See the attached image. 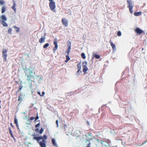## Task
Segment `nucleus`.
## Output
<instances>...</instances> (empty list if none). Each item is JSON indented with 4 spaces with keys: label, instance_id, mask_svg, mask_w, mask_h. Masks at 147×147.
Here are the masks:
<instances>
[{
    "label": "nucleus",
    "instance_id": "1",
    "mask_svg": "<svg viewBox=\"0 0 147 147\" xmlns=\"http://www.w3.org/2000/svg\"><path fill=\"white\" fill-rule=\"evenodd\" d=\"M33 73V71L31 69H29L27 70L25 74V76L27 77V80L28 81H32V79L34 78V76L32 75Z\"/></svg>",
    "mask_w": 147,
    "mask_h": 147
},
{
    "label": "nucleus",
    "instance_id": "2",
    "mask_svg": "<svg viewBox=\"0 0 147 147\" xmlns=\"http://www.w3.org/2000/svg\"><path fill=\"white\" fill-rule=\"evenodd\" d=\"M32 136H33V139L34 140H36L37 142H38L41 140H46L47 138V136L45 135L42 137V136H38L35 137V134H33L32 135Z\"/></svg>",
    "mask_w": 147,
    "mask_h": 147
},
{
    "label": "nucleus",
    "instance_id": "3",
    "mask_svg": "<svg viewBox=\"0 0 147 147\" xmlns=\"http://www.w3.org/2000/svg\"><path fill=\"white\" fill-rule=\"evenodd\" d=\"M49 6L51 11L54 12H56L55 10L56 5L55 3L54 2L50 1L49 3Z\"/></svg>",
    "mask_w": 147,
    "mask_h": 147
},
{
    "label": "nucleus",
    "instance_id": "4",
    "mask_svg": "<svg viewBox=\"0 0 147 147\" xmlns=\"http://www.w3.org/2000/svg\"><path fill=\"white\" fill-rule=\"evenodd\" d=\"M82 64L83 65V72L84 74H86L88 69V68L87 67V62L86 61H83L82 63Z\"/></svg>",
    "mask_w": 147,
    "mask_h": 147
},
{
    "label": "nucleus",
    "instance_id": "5",
    "mask_svg": "<svg viewBox=\"0 0 147 147\" xmlns=\"http://www.w3.org/2000/svg\"><path fill=\"white\" fill-rule=\"evenodd\" d=\"M127 2L128 4V7L129 8V9L130 12L131 13H132L133 11L132 9H133V3L132 1L130 0H127Z\"/></svg>",
    "mask_w": 147,
    "mask_h": 147
},
{
    "label": "nucleus",
    "instance_id": "6",
    "mask_svg": "<svg viewBox=\"0 0 147 147\" xmlns=\"http://www.w3.org/2000/svg\"><path fill=\"white\" fill-rule=\"evenodd\" d=\"M57 39H55L54 42V45H55V47L53 49V51L54 53L58 49V45H57Z\"/></svg>",
    "mask_w": 147,
    "mask_h": 147
},
{
    "label": "nucleus",
    "instance_id": "7",
    "mask_svg": "<svg viewBox=\"0 0 147 147\" xmlns=\"http://www.w3.org/2000/svg\"><path fill=\"white\" fill-rule=\"evenodd\" d=\"M135 32L138 34H139L142 33H143L144 34H145V32L144 31L138 28H137L135 30Z\"/></svg>",
    "mask_w": 147,
    "mask_h": 147
},
{
    "label": "nucleus",
    "instance_id": "8",
    "mask_svg": "<svg viewBox=\"0 0 147 147\" xmlns=\"http://www.w3.org/2000/svg\"><path fill=\"white\" fill-rule=\"evenodd\" d=\"M39 143L41 147H45L46 146V141L45 140H43L42 141L40 142V141L38 142H37Z\"/></svg>",
    "mask_w": 147,
    "mask_h": 147
},
{
    "label": "nucleus",
    "instance_id": "9",
    "mask_svg": "<svg viewBox=\"0 0 147 147\" xmlns=\"http://www.w3.org/2000/svg\"><path fill=\"white\" fill-rule=\"evenodd\" d=\"M63 24L65 26H67L68 25V20L64 18L62 19L61 20Z\"/></svg>",
    "mask_w": 147,
    "mask_h": 147
},
{
    "label": "nucleus",
    "instance_id": "10",
    "mask_svg": "<svg viewBox=\"0 0 147 147\" xmlns=\"http://www.w3.org/2000/svg\"><path fill=\"white\" fill-rule=\"evenodd\" d=\"M45 39V34H44V36H42L40 39H39V41L40 43H43Z\"/></svg>",
    "mask_w": 147,
    "mask_h": 147
},
{
    "label": "nucleus",
    "instance_id": "11",
    "mask_svg": "<svg viewBox=\"0 0 147 147\" xmlns=\"http://www.w3.org/2000/svg\"><path fill=\"white\" fill-rule=\"evenodd\" d=\"M7 49H3L2 52L3 57H7Z\"/></svg>",
    "mask_w": 147,
    "mask_h": 147
},
{
    "label": "nucleus",
    "instance_id": "12",
    "mask_svg": "<svg viewBox=\"0 0 147 147\" xmlns=\"http://www.w3.org/2000/svg\"><path fill=\"white\" fill-rule=\"evenodd\" d=\"M0 19L2 21H6L7 20L6 17L4 15H2L0 17Z\"/></svg>",
    "mask_w": 147,
    "mask_h": 147
},
{
    "label": "nucleus",
    "instance_id": "13",
    "mask_svg": "<svg viewBox=\"0 0 147 147\" xmlns=\"http://www.w3.org/2000/svg\"><path fill=\"white\" fill-rule=\"evenodd\" d=\"M13 5L11 8L14 10L15 12H16V8L15 7L16 6V3L14 1H13Z\"/></svg>",
    "mask_w": 147,
    "mask_h": 147
},
{
    "label": "nucleus",
    "instance_id": "14",
    "mask_svg": "<svg viewBox=\"0 0 147 147\" xmlns=\"http://www.w3.org/2000/svg\"><path fill=\"white\" fill-rule=\"evenodd\" d=\"M110 44H111V46L113 50H114L115 49H116V46H115V45L111 41V40H110V42H109Z\"/></svg>",
    "mask_w": 147,
    "mask_h": 147
},
{
    "label": "nucleus",
    "instance_id": "15",
    "mask_svg": "<svg viewBox=\"0 0 147 147\" xmlns=\"http://www.w3.org/2000/svg\"><path fill=\"white\" fill-rule=\"evenodd\" d=\"M68 49L67 51V54L69 55L70 51L71 49V44L70 42V45H68Z\"/></svg>",
    "mask_w": 147,
    "mask_h": 147
},
{
    "label": "nucleus",
    "instance_id": "16",
    "mask_svg": "<svg viewBox=\"0 0 147 147\" xmlns=\"http://www.w3.org/2000/svg\"><path fill=\"white\" fill-rule=\"evenodd\" d=\"M99 142L100 143H101L102 145H104V146H106V145H105V144L107 143V142L106 141H103L102 140H100L99 141Z\"/></svg>",
    "mask_w": 147,
    "mask_h": 147
},
{
    "label": "nucleus",
    "instance_id": "17",
    "mask_svg": "<svg viewBox=\"0 0 147 147\" xmlns=\"http://www.w3.org/2000/svg\"><path fill=\"white\" fill-rule=\"evenodd\" d=\"M141 14L142 13L140 11L138 12H135L134 13V15L136 16H140Z\"/></svg>",
    "mask_w": 147,
    "mask_h": 147
},
{
    "label": "nucleus",
    "instance_id": "18",
    "mask_svg": "<svg viewBox=\"0 0 147 147\" xmlns=\"http://www.w3.org/2000/svg\"><path fill=\"white\" fill-rule=\"evenodd\" d=\"M6 7L5 5L3 6L1 8V13H3L6 11Z\"/></svg>",
    "mask_w": 147,
    "mask_h": 147
},
{
    "label": "nucleus",
    "instance_id": "19",
    "mask_svg": "<svg viewBox=\"0 0 147 147\" xmlns=\"http://www.w3.org/2000/svg\"><path fill=\"white\" fill-rule=\"evenodd\" d=\"M23 96L22 94H20L19 96L18 99V100L20 101V102H22V99L23 98Z\"/></svg>",
    "mask_w": 147,
    "mask_h": 147
},
{
    "label": "nucleus",
    "instance_id": "20",
    "mask_svg": "<svg viewBox=\"0 0 147 147\" xmlns=\"http://www.w3.org/2000/svg\"><path fill=\"white\" fill-rule=\"evenodd\" d=\"M93 57H94L97 59H99L100 57V55H97L96 54H94L93 55Z\"/></svg>",
    "mask_w": 147,
    "mask_h": 147
},
{
    "label": "nucleus",
    "instance_id": "21",
    "mask_svg": "<svg viewBox=\"0 0 147 147\" xmlns=\"http://www.w3.org/2000/svg\"><path fill=\"white\" fill-rule=\"evenodd\" d=\"M13 28H14L15 29H16V31L17 32H19L20 29V28L18 27H17L16 26H13Z\"/></svg>",
    "mask_w": 147,
    "mask_h": 147
},
{
    "label": "nucleus",
    "instance_id": "22",
    "mask_svg": "<svg viewBox=\"0 0 147 147\" xmlns=\"http://www.w3.org/2000/svg\"><path fill=\"white\" fill-rule=\"evenodd\" d=\"M77 67L78 70L79 71H81L80 70L81 69V65L80 63H78V64L77 65Z\"/></svg>",
    "mask_w": 147,
    "mask_h": 147
},
{
    "label": "nucleus",
    "instance_id": "23",
    "mask_svg": "<svg viewBox=\"0 0 147 147\" xmlns=\"http://www.w3.org/2000/svg\"><path fill=\"white\" fill-rule=\"evenodd\" d=\"M5 21H2L1 23L4 26H7L8 25L5 22Z\"/></svg>",
    "mask_w": 147,
    "mask_h": 147
},
{
    "label": "nucleus",
    "instance_id": "24",
    "mask_svg": "<svg viewBox=\"0 0 147 147\" xmlns=\"http://www.w3.org/2000/svg\"><path fill=\"white\" fill-rule=\"evenodd\" d=\"M81 56L84 59H85L86 58L85 55L84 53H82Z\"/></svg>",
    "mask_w": 147,
    "mask_h": 147
},
{
    "label": "nucleus",
    "instance_id": "25",
    "mask_svg": "<svg viewBox=\"0 0 147 147\" xmlns=\"http://www.w3.org/2000/svg\"><path fill=\"white\" fill-rule=\"evenodd\" d=\"M66 60L65 62H67L70 59V58L69 56V55H68L66 56Z\"/></svg>",
    "mask_w": 147,
    "mask_h": 147
},
{
    "label": "nucleus",
    "instance_id": "26",
    "mask_svg": "<svg viewBox=\"0 0 147 147\" xmlns=\"http://www.w3.org/2000/svg\"><path fill=\"white\" fill-rule=\"evenodd\" d=\"M52 143L53 144L54 146H57L56 143H55V140L54 139H52Z\"/></svg>",
    "mask_w": 147,
    "mask_h": 147
},
{
    "label": "nucleus",
    "instance_id": "27",
    "mask_svg": "<svg viewBox=\"0 0 147 147\" xmlns=\"http://www.w3.org/2000/svg\"><path fill=\"white\" fill-rule=\"evenodd\" d=\"M49 46V44L48 43H47L45 44L43 46V48L44 49L46 48Z\"/></svg>",
    "mask_w": 147,
    "mask_h": 147
},
{
    "label": "nucleus",
    "instance_id": "28",
    "mask_svg": "<svg viewBox=\"0 0 147 147\" xmlns=\"http://www.w3.org/2000/svg\"><path fill=\"white\" fill-rule=\"evenodd\" d=\"M88 142L89 143L88 144L87 146L86 147H90V143L89 140H86V142Z\"/></svg>",
    "mask_w": 147,
    "mask_h": 147
},
{
    "label": "nucleus",
    "instance_id": "29",
    "mask_svg": "<svg viewBox=\"0 0 147 147\" xmlns=\"http://www.w3.org/2000/svg\"><path fill=\"white\" fill-rule=\"evenodd\" d=\"M14 123L16 124V125H17L18 124V120L16 119V116H15V117L14 120Z\"/></svg>",
    "mask_w": 147,
    "mask_h": 147
},
{
    "label": "nucleus",
    "instance_id": "30",
    "mask_svg": "<svg viewBox=\"0 0 147 147\" xmlns=\"http://www.w3.org/2000/svg\"><path fill=\"white\" fill-rule=\"evenodd\" d=\"M12 30V29L11 28H9L8 30V33H9L11 34Z\"/></svg>",
    "mask_w": 147,
    "mask_h": 147
},
{
    "label": "nucleus",
    "instance_id": "31",
    "mask_svg": "<svg viewBox=\"0 0 147 147\" xmlns=\"http://www.w3.org/2000/svg\"><path fill=\"white\" fill-rule=\"evenodd\" d=\"M5 3V2L4 1L2 0H0V5H3Z\"/></svg>",
    "mask_w": 147,
    "mask_h": 147
},
{
    "label": "nucleus",
    "instance_id": "32",
    "mask_svg": "<svg viewBox=\"0 0 147 147\" xmlns=\"http://www.w3.org/2000/svg\"><path fill=\"white\" fill-rule=\"evenodd\" d=\"M23 88V86L22 85H21L19 86V89L17 91V92H18L19 90L20 91L22 90Z\"/></svg>",
    "mask_w": 147,
    "mask_h": 147
},
{
    "label": "nucleus",
    "instance_id": "33",
    "mask_svg": "<svg viewBox=\"0 0 147 147\" xmlns=\"http://www.w3.org/2000/svg\"><path fill=\"white\" fill-rule=\"evenodd\" d=\"M44 131V129L42 128H41L39 131V133L40 134H41Z\"/></svg>",
    "mask_w": 147,
    "mask_h": 147
},
{
    "label": "nucleus",
    "instance_id": "34",
    "mask_svg": "<svg viewBox=\"0 0 147 147\" xmlns=\"http://www.w3.org/2000/svg\"><path fill=\"white\" fill-rule=\"evenodd\" d=\"M117 34L118 36H120L121 35V32L120 31L118 32Z\"/></svg>",
    "mask_w": 147,
    "mask_h": 147
},
{
    "label": "nucleus",
    "instance_id": "35",
    "mask_svg": "<svg viewBox=\"0 0 147 147\" xmlns=\"http://www.w3.org/2000/svg\"><path fill=\"white\" fill-rule=\"evenodd\" d=\"M80 72L81 73L82 72V71H79L78 70L76 72V75H77V76L79 74H80Z\"/></svg>",
    "mask_w": 147,
    "mask_h": 147
},
{
    "label": "nucleus",
    "instance_id": "36",
    "mask_svg": "<svg viewBox=\"0 0 147 147\" xmlns=\"http://www.w3.org/2000/svg\"><path fill=\"white\" fill-rule=\"evenodd\" d=\"M39 118V117L38 116V114H37V116L36 117L34 118L35 119V121H36V120H37Z\"/></svg>",
    "mask_w": 147,
    "mask_h": 147
},
{
    "label": "nucleus",
    "instance_id": "37",
    "mask_svg": "<svg viewBox=\"0 0 147 147\" xmlns=\"http://www.w3.org/2000/svg\"><path fill=\"white\" fill-rule=\"evenodd\" d=\"M35 132L36 133H38L39 132V129L38 128H36V129L35 130Z\"/></svg>",
    "mask_w": 147,
    "mask_h": 147
},
{
    "label": "nucleus",
    "instance_id": "38",
    "mask_svg": "<svg viewBox=\"0 0 147 147\" xmlns=\"http://www.w3.org/2000/svg\"><path fill=\"white\" fill-rule=\"evenodd\" d=\"M40 123H39L35 125V127L36 128V127H38V126H40Z\"/></svg>",
    "mask_w": 147,
    "mask_h": 147
},
{
    "label": "nucleus",
    "instance_id": "39",
    "mask_svg": "<svg viewBox=\"0 0 147 147\" xmlns=\"http://www.w3.org/2000/svg\"><path fill=\"white\" fill-rule=\"evenodd\" d=\"M8 129L9 130V134L12 133L11 130V128L10 127H9Z\"/></svg>",
    "mask_w": 147,
    "mask_h": 147
},
{
    "label": "nucleus",
    "instance_id": "40",
    "mask_svg": "<svg viewBox=\"0 0 147 147\" xmlns=\"http://www.w3.org/2000/svg\"><path fill=\"white\" fill-rule=\"evenodd\" d=\"M45 94V92H42V94L40 95V96H42L44 95Z\"/></svg>",
    "mask_w": 147,
    "mask_h": 147
},
{
    "label": "nucleus",
    "instance_id": "41",
    "mask_svg": "<svg viewBox=\"0 0 147 147\" xmlns=\"http://www.w3.org/2000/svg\"><path fill=\"white\" fill-rule=\"evenodd\" d=\"M3 60L4 61H6L7 60H6V57H3Z\"/></svg>",
    "mask_w": 147,
    "mask_h": 147
},
{
    "label": "nucleus",
    "instance_id": "42",
    "mask_svg": "<svg viewBox=\"0 0 147 147\" xmlns=\"http://www.w3.org/2000/svg\"><path fill=\"white\" fill-rule=\"evenodd\" d=\"M34 119V117H32L30 119V120L32 121Z\"/></svg>",
    "mask_w": 147,
    "mask_h": 147
},
{
    "label": "nucleus",
    "instance_id": "43",
    "mask_svg": "<svg viewBox=\"0 0 147 147\" xmlns=\"http://www.w3.org/2000/svg\"><path fill=\"white\" fill-rule=\"evenodd\" d=\"M88 135L89 136H92V134L91 133H88Z\"/></svg>",
    "mask_w": 147,
    "mask_h": 147
},
{
    "label": "nucleus",
    "instance_id": "44",
    "mask_svg": "<svg viewBox=\"0 0 147 147\" xmlns=\"http://www.w3.org/2000/svg\"><path fill=\"white\" fill-rule=\"evenodd\" d=\"M86 124L87 125H90V123L89 121H86Z\"/></svg>",
    "mask_w": 147,
    "mask_h": 147
},
{
    "label": "nucleus",
    "instance_id": "45",
    "mask_svg": "<svg viewBox=\"0 0 147 147\" xmlns=\"http://www.w3.org/2000/svg\"><path fill=\"white\" fill-rule=\"evenodd\" d=\"M10 134L11 135V136L12 137V138H14V137L13 136V134L12 133H11V134Z\"/></svg>",
    "mask_w": 147,
    "mask_h": 147
},
{
    "label": "nucleus",
    "instance_id": "46",
    "mask_svg": "<svg viewBox=\"0 0 147 147\" xmlns=\"http://www.w3.org/2000/svg\"><path fill=\"white\" fill-rule=\"evenodd\" d=\"M58 120H56V123L57 125V126H58Z\"/></svg>",
    "mask_w": 147,
    "mask_h": 147
},
{
    "label": "nucleus",
    "instance_id": "47",
    "mask_svg": "<svg viewBox=\"0 0 147 147\" xmlns=\"http://www.w3.org/2000/svg\"><path fill=\"white\" fill-rule=\"evenodd\" d=\"M16 125L18 129H19V125H18V124H17V125Z\"/></svg>",
    "mask_w": 147,
    "mask_h": 147
},
{
    "label": "nucleus",
    "instance_id": "48",
    "mask_svg": "<svg viewBox=\"0 0 147 147\" xmlns=\"http://www.w3.org/2000/svg\"><path fill=\"white\" fill-rule=\"evenodd\" d=\"M37 93L39 94L40 96V95H41V94H40V92H37Z\"/></svg>",
    "mask_w": 147,
    "mask_h": 147
},
{
    "label": "nucleus",
    "instance_id": "49",
    "mask_svg": "<svg viewBox=\"0 0 147 147\" xmlns=\"http://www.w3.org/2000/svg\"><path fill=\"white\" fill-rule=\"evenodd\" d=\"M10 125H11V126L12 127H13V124H12V123H10Z\"/></svg>",
    "mask_w": 147,
    "mask_h": 147
},
{
    "label": "nucleus",
    "instance_id": "50",
    "mask_svg": "<svg viewBox=\"0 0 147 147\" xmlns=\"http://www.w3.org/2000/svg\"><path fill=\"white\" fill-rule=\"evenodd\" d=\"M147 142V141H145V142H143V144H145L146 142Z\"/></svg>",
    "mask_w": 147,
    "mask_h": 147
},
{
    "label": "nucleus",
    "instance_id": "51",
    "mask_svg": "<svg viewBox=\"0 0 147 147\" xmlns=\"http://www.w3.org/2000/svg\"><path fill=\"white\" fill-rule=\"evenodd\" d=\"M49 1H53V0H48Z\"/></svg>",
    "mask_w": 147,
    "mask_h": 147
}]
</instances>
